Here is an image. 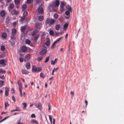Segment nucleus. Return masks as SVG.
I'll list each match as a JSON object with an SVG mask.
<instances>
[{
    "instance_id": "obj_25",
    "label": "nucleus",
    "mask_w": 124,
    "mask_h": 124,
    "mask_svg": "<svg viewBox=\"0 0 124 124\" xmlns=\"http://www.w3.org/2000/svg\"><path fill=\"white\" fill-rule=\"evenodd\" d=\"M50 44V41L49 40H47L45 42V44L47 46H49Z\"/></svg>"
},
{
    "instance_id": "obj_60",
    "label": "nucleus",
    "mask_w": 124,
    "mask_h": 124,
    "mask_svg": "<svg viewBox=\"0 0 124 124\" xmlns=\"http://www.w3.org/2000/svg\"><path fill=\"white\" fill-rule=\"evenodd\" d=\"M4 0H0V2H1V3L3 4L4 3L3 2Z\"/></svg>"
},
{
    "instance_id": "obj_3",
    "label": "nucleus",
    "mask_w": 124,
    "mask_h": 124,
    "mask_svg": "<svg viewBox=\"0 0 124 124\" xmlns=\"http://www.w3.org/2000/svg\"><path fill=\"white\" fill-rule=\"evenodd\" d=\"M38 31L36 30H35L33 31L31 33V35L32 36L34 37V39H38L39 36V34H37L35 36L36 34L37 33Z\"/></svg>"
},
{
    "instance_id": "obj_53",
    "label": "nucleus",
    "mask_w": 124,
    "mask_h": 124,
    "mask_svg": "<svg viewBox=\"0 0 124 124\" xmlns=\"http://www.w3.org/2000/svg\"><path fill=\"white\" fill-rule=\"evenodd\" d=\"M23 59L21 57L19 58L20 61L21 62H23Z\"/></svg>"
},
{
    "instance_id": "obj_22",
    "label": "nucleus",
    "mask_w": 124,
    "mask_h": 124,
    "mask_svg": "<svg viewBox=\"0 0 124 124\" xmlns=\"http://www.w3.org/2000/svg\"><path fill=\"white\" fill-rule=\"evenodd\" d=\"M36 1L37 4H40L44 3L43 0H36Z\"/></svg>"
},
{
    "instance_id": "obj_62",
    "label": "nucleus",
    "mask_w": 124,
    "mask_h": 124,
    "mask_svg": "<svg viewBox=\"0 0 124 124\" xmlns=\"http://www.w3.org/2000/svg\"><path fill=\"white\" fill-rule=\"evenodd\" d=\"M53 124H55V120L54 118H53Z\"/></svg>"
},
{
    "instance_id": "obj_37",
    "label": "nucleus",
    "mask_w": 124,
    "mask_h": 124,
    "mask_svg": "<svg viewBox=\"0 0 124 124\" xmlns=\"http://www.w3.org/2000/svg\"><path fill=\"white\" fill-rule=\"evenodd\" d=\"M49 33L50 35L53 36L54 34V32L53 31L51 30L50 31Z\"/></svg>"
},
{
    "instance_id": "obj_56",
    "label": "nucleus",
    "mask_w": 124,
    "mask_h": 124,
    "mask_svg": "<svg viewBox=\"0 0 124 124\" xmlns=\"http://www.w3.org/2000/svg\"><path fill=\"white\" fill-rule=\"evenodd\" d=\"M85 108H86L87 107V106L88 104V102L86 100H85Z\"/></svg>"
},
{
    "instance_id": "obj_5",
    "label": "nucleus",
    "mask_w": 124,
    "mask_h": 124,
    "mask_svg": "<svg viewBox=\"0 0 124 124\" xmlns=\"http://www.w3.org/2000/svg\"><path fill=\"white\" fill-rule=\"evenodd\" d=\"M42 26V24L41 23L37 22L35 24V26L38 30L40 29Z\"/></svg>"
},
{
    "instance_id": "obj_20",
    "label": "nucleus",
    "mask_w": 124,
    "mask_h": 124,
    "mask_svg": "<svg viewBox=\"0 0 124 124\" xmlns=\"http://www.w3.org/2000/svg\"><path fill=\"white\" fill-rule=\"evenodd\" d=\"M21 50L23 52H25L27 51V48L25 46H23Z\"/></svg>"
},
{
    "instance_id": "obj_15",
    "label": "nucleus",
    "mask_w": 124,
    "mask_h": 124,
    "mask_svg": "<svg viewBox=\"0 0 124 124\" xmlns=\"http://www.w3.org/2000/svg\"><path fill=\"white\" fill-rule=\"evenodd\" d=\"M26 26H24L21 27V32L22 33H24L26 29Z\"/></svg>"
},
{
    "instance_id": "obj_40",
    "label": "nucleus",
    "mask_w": 124,
    "mask_h": 124,
    "mask_svg": "<svg viewBox=\"0 0 124 124\" xmlns=\"http://www.w3.org/2000/svg\"><path fill=\"white\" fill-rule=\"evenodd\" d=\"M20 2V0H15V2L16 4H18Z\"/></svg>"
},
{
    "instance_id": "obj_12",
    "label": "nucleus",
    "mask_w": 124,
    "mask_h": 124,
    "mask_svg": "<svg viewBox=\"0 0 124 124\" xmlns=\"http://www.w3.org/2000/svg\"><path fill=\"white\" fill-rule=\"evenodd\" d=\"M32 71L33 72H37V68L35 66L33 65L32 66Z\"/></svg>"
},
{
    "instance_id": "obj_44",
    "label": "nucleus",
    "mask_w": 124,
    "mask_h": 124,
    "mask_svg": "<svg viewBox=\"0 0 124 124\" xmlns=\"http://www.w3.org/2000/svg\"><path fill=\"white\" fill-rule=\"evenodd\" d=\"M8 117H5L2 120H1L0 121V123L4 121Z\"/></svg>"
},
{
    "instance_id": "obj_57",
    "label": "nucleus",
    "mask_w": 124,
    "mask_h": 124,
    "mask_svg": "<svg viewBox=\"0 0 124 124\" xmlns=\"http://www.w3.org/2000/svg\"><path fill=\"white\" fill-rule=\"evenodd\" d=\"M4 75L0 76V78L2 79H4Z\"/></svg>"
},
{
    "instance_id": "obj_43",
    "label": "nucleus",
    "mask_w": 124,
    "mask_h": 124,
    "mask_svg": "<svg viewBox=\"0 0 124 124\" xmlns=\"http://www.w3.org/2000/svg\"><path fill=\"white\" fill-rule=\"evenodd\" d=\"M5 109H6L7 108V106H9V105L8 103H6V102H5Z\"/></svg>"
},
{
    "instance_id": "obj_14",
    "label": "nucleus",
    "mask_w": 124,
    "mask_h": 124,
    "mask_svg": "<svg viewBox=\"0 0 124 124\" xmlns=\"http://www.w3.org/2000/svg\"><path fill=\"white\" fill-rule=\"evenodd\" d=\"M9 89V88L7 87H6L5 88V95L6 96H8Z\"/></svg>"
},
{
    "instance_id": "obj_21",
    "label": "nucleus",
    "mask_w": 124,
    "mask_h": 124,
    "mask_svg": "<svg viewBox=\"0 0 124 124\" xmlns=\"http://www.w3.org/2000/svg\"><path fill=\"white\" fill-rule=\"evenodd\" d=\"M0 64L3 65L4 66L6 65V64H5V61L4 59H2L0 60Z\"/></svg>"
},
{
    "instance_id": "obj_46",
    "label": "nucleus",
    "mask_w": 124,
    "mask_h": 124,
    "mask_svg": "<svg viewBox=\"0 0 124 124\" xmlns=\"http://www.w3.org/2000/svg\"><path fill=\"white\" fill-rule=\"evenodd\" d=\"M49 118L50 120V121L51 123V124H52V118L51 116L50 115L49 116Z\"/></svg>"
},
{
    "instance_id": "obj_9",
    "label": "nucleus",
    "mask_w": 124,
    "mask_h": 124,
    "mask_svg": "<svg viewBox=\"0 0 124 124\" xmlns=\"http://www.w3.org/2000/svg\"><path fill=\"white\" fill-rule=\"evenodd\" d=\"M61 39H57V40L54 41L52 44V45L51 48L53 49L55 47V45Z\"/></svg>"
},
{
    "instance_id": "obj_48",
    "label": "nucleus",
    "mask_w": 124,
    "mask_h": 124,
    "mask_svg": "<svg viewBox=\"0 0 124 124\" xmlns=\"http://www.w3.org/2000/svg\"><path fill=\"white\" fill-rule=\"evenodd\" d=\"M6 72L5 70H3L2 69H0V73L1 72H2L5 74L6 73Z\"/></svg>"
},
{
    "instance_id": "obj_35",
    "label": "nucleus",
    "mask_w": 124,
    "mask_h": 124,
    "mask_svg": "<svg viewBox=\"0 0 124 124\" xmlns=\"http://www.w3.org/2000/svg\"><path fill=\"white\" fill-rule=\"evenodd\" d=\"M27 7V5L26 4H23L22 6V9L23 10H24Z\"/></svg>"
},
{
    "instance_id": "obj_23",
    "label": "nucleus",
    "mask_w": 124,
    "mask_h": 124,
    "mask_svg": "<svg viewBox=\"0 0 124 124\" xmlns=\"http://www.w3.org/2000/svg\"><path fill=\"white\" fill-rule=\"evenodd\" d=\"M38 19L40 21H42L44 19V17L42 16H39L38 17Z\"/></svg>"
},
{
    "instance_id": "obj_50",
    "label": "nucleus",
    "mask_w": 124,
    "mask_h": 124,
    "mask_svg": "<svg viewBox=\"0 0 124 124\" xmlns=\"http://www.w3.org/2000/svg\"><path fill=\"white\" fill-rule=\"evenodd\" d=\"M16 111H21V110L19 107H16Z\"/></svg>"
},
{
    "instance_id": "obj_55",
    "label": "nucleus",
    "mask_w": 124,
    "mask_h": 124,
    "mask_svg": "<svg viewBox=\"0 0 124 124\" xmlns=\"http://www.w3.org/2000/svg\"><path fill=\"white\" fill-rule=\"evenodd\" d=\"M55 62L53 61V60H52L51 61V64L52 65H54L55 64Z\"/></svg>"
},
{
    "instance_id": "obj_17",
    "label": "nucleus",
    "mask_w": 124,
    "mask_h": 124,
    "mask_svg": "<svg viewBox=\"0 0 124 124\" xmlns=\"http://www.w3.org/2000/svg\"><path fill=\"white\" fill-rule=\"evenodd\" d=\"M22 72L23 74H27L29 73V71L26 70H22Z\"/></svg>"
},
{
    "instance_id": "obj_39",
    "label": "nucleus",
    "mask_w": 124,
    "mask_h": 124,
    "mask_svg": "<svg viewBox=\"0 0 124 124\" xmlns=\"http://www.w3.org/2000/svg\"><path fill=\"white\" fill-rule=\"evenodd\" d=\"M46 59L45 61V63H46L49 61V56L46 57Z\"/></svg>"
},
{
    "instance_id": "obj_49",
    "label": "nucleus",
    "mask_w": 124,
    "mask_h": 124,
    "mask_svg": "<svg viewBox=\"0 0 124 124\" xmlns=\"http://www.w3.org/2000/svg\"><path fill=\"white\" fill-rule=\"evenodd\" d=\"M68 25L67 23H65L63 26V27L64 28H66L68 27Z\"/></svg>"
},
{
    "instance_id": "obj_24",
    "label": "nucleus",
    "mask_w": 124,
    "mask_h": 124,
    "mask_svg": "<svg viewBox=\"0 0 124 124\" xmlns=\"http://www.w3.org/2000/svg\"><path fill=\"white\" fill-rule=\"evenodd\" d=\"M50 20L51 19H50L49 18H47L46 21V23H48L50 25Z\"/></svg>"
},
{
    "instance_id": "obj_45",
    "label": "nucleus",
    "mask_w": 124,
    "mask_h": 124,
    "mask_svg": "<svg viewBox=\"0 0 124 124\" xmlns=\"http://www.w3.org/2000/svg\"><path fill=\"white\" fill-rule=\"evenodd\" d=\"M66 15L67 16H68L70 14V11L68 10L66 11L65 12Z\"/></svg>"
},
{
    "instance_id": "obj_27",
    "label": "nucleus",
    "mask_w": 124,
    "mask_h": 124,
    "mask_svg": "<svg viewBox=\"0 0 124 124\" xmlns=\"http://www.w3.org/2000/svg\"><path fill=\"white\" fill-rule=\"evenodd\" d=\"M54 18L55 19L58 18L59 17L58 14L57 13L54 14Z\"/></svg>"
},
{
    "instance_id": "obj_42",
    "label": "nucleus",
    "mask_w": 124,
    "mask_h": 124,
    "mask_svg": "<svg viewBox=\"0 0 124 124\" xmlns=\"http://www.w3.org/2000/svg\"><path fill=\"white\" fill-rule=\"evenodd\" d=\"M40 76L43 78H45V76L44 75L43 73H41L40 74Z\"/></svg>"
},
{
    "instance_id": "obj_28",
    "label": "nucleus",
    "mask_w": 124,
    "mask_h": 124,
    "mask_svg": "<svg viewBox=\"0 0 124 124\" xmlns=\"http://www.w3.org/2000/svg\"><path fill=\"white\" fill-rule=\"evenodd\" d=\"M31 123H35V124H39L37 121L35 120H32L31 121Z\"/></svg>"
},
{
    "instance_id": "obj_30",
    "label": "nucleus",
    "mask_w": 124,
    "mask_h": 124,
    "mask_svg": "<svg viewBox=\"0 0 124 124\" xmlns=\"http://www.w3.org/2000/svg\"><path fill=\"white\" fill-rule=\"evenodd\" d=\"M25 37L24 33H22L21 35V39H25Z\"/></svg>"
},
{
    "instance_id": "obj_34",
    "label": "nucleus",
    "mask_w": 124,
    "mask_h": 124,
    "mask_svg": "<svg viewBox=\"0 0 124 124\" xmlns=\"http://www.w3.org/2000/svg\"><path fill=\"white\" fill-rule=\"evenodd\" d=\"M55 21L54 19H51L50 24H53L55 22Z\"/></svg>"
},
{
    "instance_id": "obj_54",
    "label": "nucleus",
    "mask_w": 124,
    "mask_h": 124,
    "mask_svg": "<svg viewBox=\"0 0 124 124\" xmlns=\"http://www.w3.org/2000/svg\"><path fill=\"white\" fill-rule=\"evenodd\" d=\"M31 117L32 118H35L36 117V116L34 114H32L31 116Z\"/></svg>"
},
{
    "instance_id": "obj_2",
    "label": "nucleus",
    "mask_w": 124,
    "mask_h": 124,
    "mask_svg": "<svg viewBox=\"0 0 124 124\" xmlns=\"http://www.w3.org/2000/svg\"><path fill=\"white\" fill-rule=\"evenodd\" d=\"M17 84L19 85V92L20 94V96L22 97V85H21V82L20 80H18L17 81Z\"/></svg>"
},
{
    "instance_id": "obj_13",
    "label": "nucleus",
    "mask_w": 124,
    "mask_h": 124,
    "mask_svg": "<svg viewBox=\"0 0 124 124\" xmlns=\"http://www.w3.org/2000/svg\"><path fill=\"white\" fill-rule=\"evenodd\" d=\"M0 16L1 17H4L6 15L5 11L4 10L1 11L0 13Z\"/></svg>"
},
{
    "instance_id": "obj_64",
    "label": "nucleus",
    "mask_w": 124,
    "mask_h": 124,
    "mask_svg": "<svg viewBox=\"0 0 124 124\" xmlns=\"http://www.w3.org/2000/svg\"><path fill=\"white\" fill-rule=\"evenodd\" d=\"M74 92H72V91H71V92H70V94H72V95H73L74 94Z\"/></svg>"
},
{
    "instance_id": "obj_61",
    "label": "nucleus",
    "mask_w": 124,
    "mask_h": 124,
    "mask_svg": "<svg viewBox=\"0 0 124 124\" xmlns=\"http://www.w3.org/2000/svg\"><path fill=\"white\" fill-rule=\"evenodd\" d=\"M43 48H44V49H46V47L45 46V45H43Z\"/></svg>"
},
{
    "instance_id": "obj_11",
    "label": "nucleus",
    "mask_w": 124,
    "mask_h": 124,
    "mask_svg": "<svg viewBox=\"0 0 124 124\" xmlns=\"http://www.w3.org/2000/svg\"><path fill=\"white\" fill-rule=\"evenodd\" d=\"M38 12L40 14H41L42 15L43 14V8L40 7H39L38 8Z\"/></svg>"
},
{
    "instance_id": "obj_8",
    "label": "nucleus",
    "mask_w": 124,
    "mask_h": 124,
    "mask_svg": "<svg viewBox=\"0 0 124 124\" xmlns=\"http://www.w3.org/2000/svg\"><path fill=\"white\" fill-rule=\"evenodd\" d=\"M47 50L46 49H44L42 50L40 52V54L41 55H43L45 54L47 52Z\"/></svg>"
},
{
    "instance_id": "obj_59",
    "label": "nucleus",
    "mask_w": 124,
    "mask_h": 124,
    "mask_svg": "<svg viewBox=\"0 0 124 124\" xmlns=\"http://www.w3.org/2000/svg\"><path fill=\"white\" fill-rule=\"evenodd\" d=\"M55 69V68H54V69L53 70L52 72V75H54V69Z\"/></svg>"
},
{
    "instance_id": "obj_47",
    "label": "nucleus",
    "mask_w": 124,
    "mask_h": 124,
    "mask_svg": "<svg viewBox=\"0 0 124 124\" xmlns=\"http://www.w3.org/2000/svg\"><path fill=\"white\" fill-rule=\"evenodd\" d=\"M43 57V56H40L39 57L38 59V60L39 61H40L42 59Z\"/></svg>"
},
{
    "instance_id": "obj_41",
    "label": "nucleus",
    "mask_w": 124,
    "mask_h": 124,
    "mask_svg": "<svg viewBox=\"0 0 124 124\" xmlns=\"http://www.w3.org/2000/svg\"><path fill=\"white\" fill-rule=\"evenodd\" d=\"M23 105L24 106L23 108L24 109L27 106V104L25 102H23Z\"/></svg>"
},
{
    "instance_id": "obj_16",
    "label": "nucleus",
    "mask_w": 124,
    "mask_h": 124,
    "mask_svg": "<svg viewBox=\"0 0 124 124\" xmlns=\"http://www.w3.org/2000/svg\"><path fill=\"white\" fill-rule=\"evenodd\" d=\"M36 107L38 108L39 109H41V104L39 102H38L35 105Z\"/></svg>"
},
{
    "instance_id": "obj_38",
    "label": "nucleus",
    "mask_w": 124,
    "mask_h": 124,
    "mask_svg": "<svg viewBox=\"0 0 124 124\" xmlns=\"http://www.w3.org/2000/svg\"><path fill=\"white\" fill-rule=\"evenodd\" d=\"M25 42L26 43L28 44H29L31 43V41L29 39H26Z\"/></svg>"
},
{
    "instance_id": "obj_4",
    "label": "nucleus",
    "mask_w": 124,
    "mask_h": 124,
    "mask_svg": "<svg viewBox=\"0 0 124 124\" xmlns=\"http://www.w3.org/2000/svg\"><path fill=\"white\" fill-rule=\"evenodd\" d=\"M9 11L12 15H17L19 13L18 11L16 10L15 9H14L13 10L9 9Z\"/></svg>"
},
{
    "instance_id": "obj_32",
    "label": "nucleus",
    "mask_w": 124,
    "mask_h": 124,
    "mask_svg": "<svg viewBox=\"0 0 124 124\" xmlns=\"http://www.w3.org/2000/svg\"><path fill=\"white\" fill-rule=\"evenodd\" d=\"M16 30L15 29H13L12 30V33L13 34H15L16 33Z\"/></svg>"
},
{
    "instance_id": "obj_63",
    "label": "nucleus",
    "mask_w": 124,
    "mask_h": 124,
    "mask_svg": "<svg viewBox=\"0 0 124 124\" xmlns=\"http://www.w3.org/2000/svg\"><path fill=\"white\" fill-rule=\"evenodd\" d=\"M25 17H22L21 18V20H22V21H23V20H24L25 18H24Z\"/></svg>"
},
{
    "instance_id": "obj_29",
    "label": "nucleus",
    "mask_w": 124,
    "mask_h": 124,
    "mask_svg": "<svg viewBox=\"0 0 124 124\" xmlns=\"http://www.w3.org/2000/svg\"><path fill=\"white\" fill-rule=\"evenodd\" d=\"M7 36L6 34L5 33H3L2 34V37L4 39L6 38Z\"/></svg>"
},
{
    "instance_id": "obj_52",
    "label": "nucleus",
    "mask_w": 124,
    "mask_h": 124,
    "mask_svg": "<svg viewBox=\"0 0 124 124\" xmlns=\"http://www.w3.org/2000/svg\"><path fill=\"white\" fill-rule=\"evenodd\" d=\"M68 9L69 11L71 12L72 9L71 7L69 6L68 8Z\"/></svg>"
},
{
    "instance_id": "obj_26",
    "label": "nucleus",
    "mask_w": 124,
    "mask_h": 124,
    "mask_svg": "<svg viewBox=\"0 0 124 124\" xmlns=\"http://www.w3.org/2000/svg\"><path fill=\"white\" fill-rule=\"evenodd\" d=\"M60 24H56L55 26V29L57 30H59L60 28Z\"/></svg>"
},
{
    "instance_id": "obj_58",
    "label": "nucleus",
    "mask_w": 124,
    "mask_h": 124,
    "mask_svg": "<svg viewBox=\"0 0 124 124\" xmlns=\"http://www.w3.org/2000/svg\"><path fill=\"white\" fill-rule=\"evenodd\" d=\"M12 98L14 101L15 102V101L16 100L15 97L14 96H12Z\"/></svg>"
},
{
    "instance_id": "obj_19",
    "label": "nucleus",
    "mask_w": 124,
    "mask_h": 124,
    "mask_svg": "<svg viewBox=\"0 0 124 124\" xmlns=\"http://www.w3.org/2000/svg\"><path fill=\"white\" fill-rule=\"evenodd\" d=\"M30 64L29 62H28L26 64V67L27 69H29L30 68Z\"/></svg>"
},
{
    "instance_id": "obj_36",
    "label": "nucleus",
    "mask_w": 124,
    "mask_h": 124,
    "mask_svg": "<svg viewBox=\"0 0 124 124\" xmlns=\"http://www.w3.org/2000/svg\"><path fill=\"white\" fill-rule=\"evenodd\" d=\"M4 82V81L0 80V87H2L3 86Z\"/></svg>"
},
{
    "instance_id": "obj_7",
    "label": "nucleus",
    "mask_w": 124,
    "mask_h": 124,
    "mask_svg": "<svg viewBox=\"0 0 124 124\" xmlns=\"http://www.w3.org/2000/svg\"><path fill=\"white\" fill-rule=\"evenodd\" d=\"M41 39H43L45 38V37L46 36L47 37L46 39H49L48 36L46 35V34L45 32H42L41 34Z\"/></svg>"
},
{
    "instance_id": "obj_33",
    "label": "nucleus",
    "mask_w": 124,
    "mask_h": 124,
    "mask_svg": "<svg viewBox=\"0 0 124 124\" xmlns=\"http://www.w3.org/2000/svg\"><path fill=\"white\" fill-rule=\"evenodd\" d=\"M5 48L4 46H2L0 47V50L2 51H4L5 50Z\"/></svg>"
},
{
    "instance_id": "obj_6",
    "label": "nucleus",
    "mask_w": 124,
    "mask_h": 124,
    "mask_svg": "<svg viewBox=\"0 0 124 124\" xmlns=\"http://www.w3.org/2000/svg\"><path fill=\"white\" fill-rule=\"evenodd\" d=\"M31 57V54H28L26 55L24 58V61L25 62H27L30 59Z\"/></svg>"
},
{
    "instance_id": "obj_51",
    "label": "nucleus",
    "mask_w": 124,
    "mask_h": 124,
    "mask_svg": "<svg viewBox=\"0 0 124 124\" xmlns=\"http://www.w3.org/2000/svg\"><path fill=\"white\" fill-rule=\"evenodd\" d=\"M42 70V68L40 67H39L37 68V72H39Z\"/></svg>"
},
{
    "instance_id": "obj_18",
    "label": "nucleus",
    "mask_w": 124,
    "mask_h": 124,
    "mask_svg": "<svg viewBox=\"0 0 124 124\" xmlns=\"http://www.w3.org/2000/svg\"><path fill=\"white\" fill-rule=\"evenodd\" d=\"M9 7L8 10H11V9H13L14 8V5L13 4L11 3L9 4Z\"/></svg>"
},
{
    "instance_id": "obj_1",
    "label": "nucleus",
    "mask_w": 124,
    "mask_h": 124,
    "mask_svg": "<svg viewBox=\"0 0 124 124\" xmlns=\"http://www.w3.org/2000/svg\"><path fill=\"white\" fill-rule=\"evenodd\" d=\"M60 4V2L59 0H56V1L52 2L50 4L49 8L51 9L52 8V10H54V8L58 7Z\"/></svg>"
},
{
    "instance_id": "obj_10",
    "label": "nucleus",
    "mask_w": 124,
    "mask_h": 124,
    "mask_svg": "<svg viewBox=\"0 0 124 124\" xmlns=\"http://www.w3.org/2000/svg\"><path fill=\"white\" fill-rule=\"evenodd\" d=\"M65 4L64 3L62 2L61 3V4L60 5V10L61 11H63L64 10V7L65 6Z\"/></svg>"
},
{
    "instance_id": "obj_31",
    "label": "nucleus",
    "mask_w": 124,
    "mask_h": 124,
    "mask_svg": "<svg viewBox=\"0 0 124 124\" xmlns=\"http://www.w3.org/2000/svg\"><path fill=\"white\" fill-rule=\"evenodd\" d=\"M28 14V12L27 11H24L23 14V16L24 17H25Z\"/></svg>"
}]
</instances>
